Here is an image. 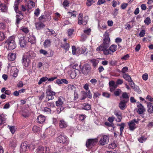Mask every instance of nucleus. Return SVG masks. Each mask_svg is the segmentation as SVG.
I'll list each match as a JSON object with an SVG mask.
<instances>
[{
	"instance_id": "nucleus-1",
	"label": "nucleus",
	"mask_w": 153,
	"mask_h": 153,
	"mask_svg": "<svg viewBox=\"0 0 153 153\" xmlns=\"http://www.w3.org/2000/svg\"><path fill=\"white\" fill-rule=\"evenodd\" d=\"M14 39V37H10L7 40L6 48L8 50H12L16 48V45Z\"/></svg>"
},
{
	"instance_id": "nucleus-2",
	"label": "nucleus",
	"mask_w": 153,
	"mask_h": 153,
	"mask_svg": "<svg viewBox=\"0 0 153 153\" xmlns=\"http://www.w3.org/2000/svg\"><path fill=\"white\" fill-rule=\"evenodd\" d=\"M98 141V138H91L88 139L86 141V147L89 149H92L96 145Z\"/></svg>"
},
{
	"instance_id": "nucleus-3",
	"label": "nucleus",
	"mask_w": 153,
	"mask_h": 153,
	"mask_svg": "<svg viewBox=\"0 0 153 153\" xmlns=\"http://www.w3.org/2000/svg\"><path fill=\"white\" fill-rule=\"evenodd\" d=\"M97 138H100L99 143L102 146L107 144L109 140V137L107 135H100Z\"/></svg>"
},
{
	"instance_id": "nucleus-4",
	"label": "nucleus",
	"mask_w": 153,
	"mask_h": 153,
	"mask_svg": "<svg viewBox=\"0 0 153 153\" xmlns=\"http://www.w3.org/2000/svg\"><path fill=\"white\" fill-rule=\"evenodd\" d=\"M56 140L58 142L63 144L66 145L69 142L68 138L66 136L60 134L56 138Z\"/></svg>"
},
{
	"instance_id": "nucleus-5",
	"label": "nucleus",
	"mask_w": 153,
	"mask_h": 153,
	"mask_svg": "<svg viewBox=\"0 0 153 153\" xmlns=\"http://www.w3.org/2000/svg\"><path fill=\"white\" fill-rule=\"evenodd\" d=\"M64 99L62 97H60L58 100L56 102V105L57 106L60 107V108L57 109V111L58 114L59 113L64 109V108L62 106L63 104Z\"/></svg>"
},
{
	"instance_id": "nucleus-6",
	"label": "nucleus",
	"mask_w": 153,
	"mask_h": 153,
	"mask_svg": "<svg viewBox=\"0 0 153 153\" xmlns=\"http://www.w3.org/2000/svg\"><path fill=\"white\" fill-rule=\"evenodd\" d=\"M104 38L103 39V43L102 44L105 47L107 48L110 45V39L108 33L106 32L104 34Z\"/></svg>"
},
{
	"instance_id": "nucleus-7",
	"label": "nucleus",
	"mask_w": 153,
	"mask_h": 153,
	"mask_svg": "<svg viewBox=\"0 0 153 153\" xmlns=\"http://www.w3.org/2000/svg\"><path fill=\"white\" fill-rule=\"evenodd\" d=\"M83 15L82 14H79V16L78 24L79 25L82 24L83 25H85L87 22L88 17V16H85L84 18H82Z\"/></svg>"
},
{
	"instance_id": "nucleus-8",
	"label": "nucleus",
	"mask_w": 153,
	"mask_h": 153,
	"mask_svg": "<svg viewBox=\"0 0 153 153\" xmlns=\"http://www.w3.org/2000/svg\"><path fill=\"white\" fill-rule=\"evenodd\" d=\"M91 70L90 66L88 64L84 65L82 69V73L85 75L88 74Z\"/></svg>"
},
{
	"instance_id": "nucleus-9",
	"label": "nucleus",
	"mask_w": 153,
	"mask_h": 153,
	"mask_svg": "<svg viewBox=\"0 0 153 153\" xmlns=\"http://www.w3.org/2000/svg\"><path fill=\"white\" fill-rule=\"evenodd\" d=\"M51 16L48 14L44 13L39 18V20L42 22L49 21L51 20Z\"/></svg>"
},
{
	"instance_id": "nucleus-10",
	"label": "nucleus",
	"mask_w": 153,
	"mask_h": 153,
	"mask_svg": "<svg viewBox=\"0 0 153 153\" xmlns=\"http://www.w3.org/2000/svg\"><path fill=\"white\" fill-rule=\"evenodd\" d=\"M28 148L29 147L27 146V142H25L22 143L21 146L20 153H26Z\"/></svg>"
},
{
	"instance_id": "nucleus-11",
	"label": "nucleus",
	"mask_w": 153,
	"mask_h": 153,
	"mask_svg": "<svg viewBox=\"0 0 153 153\" xmlns=\"http://www.w3.org/2000/svg\"><path fill=\"white\" fill-rule=\"evenodd\" d=\"M31 60L25 56H23L22 59V62L23 65L25 67H27L30 65L31 62Z\"/></svg>"
},
{
	"instance_id": "nucleus-12",
	"label": "nucleus",
	"mask_w": 153,
	"mask_h": 153,
	"mask_svg": "<svg viewBox=\"0 0 153 153\" xmlns=\"http://www.w3.org/2000/svg\"><path fill=\"white\" fill-rule=\"evenodd\" d=\"M135 123H138V121L134 119L128 123L129 128L130 130L133 131L136 128Z\"/></svg>"
},
{
	"instance_id": "nucleus-13",
	"label": "nucleus",
	"mask_w": 153,
	"mask_h": 153,
	"mask_svg": "<svg viewBox=\"0 0 153 153\" xmlns=\"http://www.w3.org/2000/svg\"><path fill=\"white\" fill-rule=\"evenodd\" d=\"M8 6L7 4H4L0 1V10L1 12L7 13L8 11Z\"/></svg>"
},
{
	"instance_id": "nucleus-14",
	"label": "nucleus",
	"mask_w": 153,
	"mask_h": 153,
	"mask_svg": "<svg viewBox=\"0 0 153 153\" xmlns=\"http://www.w3.org/2000/svg\"><path fill=\"white\" fill-rule=\"evenodd\" d=\"M114 114L117 118L116 121L117 122H120L122 118V113L120 111L118 110H115L114 112Z\"/></svg>"
},
{
	"instance_id": "nucleus-15",
	"label": "nucleus",
	"mask_w": 153,
	"mask_h": 153,
	"mask_svg": "<svg viewBox=\"0 0 153 153\" xmlns=\"http://www.w3.org/2000/svg\"><path fill=\"white\" fill-rule=\"evenodd\" d=\"M87 53V48L84 46H82L81 48L78 47L77 48V54H81L82 53L86 54Z\"/></svg>"
},
{
	"instance_id": "nucleus-16",
	"label": "nucleus",
	"mask_w": 153,
	"mask_h": 153,
	"mask_svg": "<svg viewBox=\"0 0 153 153\" xmlns=\"http://www.w3.org/2000/svg\"><path fill=\"white\" fill-rule=\"evenodd\" d=\"M43 150V151L44 153H55L57 152L54 150V147H52L50 149L48 147H42Z\"/></svg>"
},
{
	"instance_id": "nucleus-17",
	"label": "nucleus",
	"mask_w": 153,
	"mask_h": 153,
	"mask_svg": "<svg viewBox=\"0 0 153 153\" xmlns=\"http://www.w3.org/2000/svg\"><path fill=\"white\" fill-rule=\"evenodd\" d=\"M137 107L138 108L137 112L139 114H142L146 111L142 104L139 102H137Z\"/></svg>"
},
{
	"instance_id": "nucleus-18",
	"label": "nucleus",
	"mask_w": 153,
	"mask_h": 153,
	"mask_svg": "<svg viewBox=\"0 0 153 153\" xmlns=\"http://www.w3.org/2000/svg\"><path fill=\"white\" fill-rule=\"evenodd\" d=\"M109 85L110 91L111 92L114 91L115 89L118 87L117 85L113 81H111L109 82Z\"/></svg>"
},
{
	"instance_id": "nucleus-19",
	"label": "nucleus",
	"mask_w": 153,
	"mask_h": 153,
	"mask_svg": "<svg viewBox=\"0 0 153 153\" xmlns=\"http://www.w3.org/2000/svg\"><path fill=\"white\" fill-rule=\"evenodd\" d=\"M127 101L125 100H120L119 104V107L122 110H124L126 107V103Z\"/></svg>"
},
{
	"instance_id": "nucleus-20",
	"label": "nucleus",
	"mask_w": 153,
	"mask_h": 153,
	"mask_svg": "<svg viewBox=\"0 0 153 153\" xmlns=\"http://www.w3.org/2000/svg\"><path fill=\"white\" fill-rule=\"evenodd\" d=\"M27 42L24 36L21 37L19 39V44L21 47H25L27 46Z\"/></svg>"
},
{
	"instance_id": "nucleus-21",
	"label": "nucleus",
	"mask_w": 153,
	"mask_h": 153,
	"mask_svg": "<svg viewBox=\"0 0 153 153\" xmlns=\"http://www.w3.org/2000/svg\"><path fill=\"white\" fill-rule=\"evenodd\" d=\"M46 93L47 96L48 97H52L55 95L56 94L55 93L52 91L50 85H49L48 89L46 90Z\"/></svg>"
},
{
	"instance_id": "nucleus-22",
	"label": "nucleus",
	"mask_w": 153,
	"mask_h": 153,
	"mask_svg": "<svg viewBox=\"0 0 153 153\" xmlns=\"http://www.w3.org/2000/svg\"><path fill=\"white\" fill-rule=\"evenodd\" d=\"M19 71L15 66H13L11 70V73L13 77H16L18 75Z\"/></svg>"
},
{
	"instance_id": "nucleus-23",
	"label": "nucleus",
	"mask_w": 153,
	"mask_h": 153,
	"mask_svg": "<svg viewBox=\"0 0 153 153\" xmlns=\"http://www.w3.org/2000/svg\"><path fill=\"white\" fill-rule=\"evenodd\" d=\"M107 27V25L105 23L102 22H99L98 29L99 30L101 31V30H106Z\"/></svg>"
},
{
	"instance_id": "nucleus-24",
	"label": "nucleus",
	"mask_w": 153,
	"mask_h": 153,
	"mask_svg": "<svg viewBox=\"0 0 153 153\" xmlns=\"http://www.w3.org/2000/svg\"><path fill=\"white\" fill-rule=\"evenodd\" d=\"M68 73L71 79H74L76 76V72L74 69L69 70L68 71Z\"/></svg>"
},
{
	"instance_id": "nucleus-25",
	"label": "nucleus",
	"mask_w": 153,
	"mask_h": 153,
	"mask_svg": "<svg viewBox=\"0 0 153 153\" xmlns=\"http://www.w3.org/2000/svg\"><path fill=\"white\" fill-rule=\"evenodd\" d=\"M26 56L31 60L36 57V54L33 51H30L27 53Z\"/></svg>"
},
{
	"instance_id": "nucleus-26",
	"label": "nucleus",
	"mask_w": 153,
	"mask_h": 153,
	"mask_svg": "<svg viewBox=\"0 0 153 153\" xmlns=\"http://www.w3.org/2000/svg\"><path fill=\"white\" fill-rule=\"evenodd\" d=\"M35 25L36 28L38 30L41 29L45 26L44 24L41 22H36Z\"/></svg>"
},
{
	"instance_id": "nucleus-27",
	"label": "nucleus",
	"mask_w": 153,
	"mask_h": 153,
	"mask_svg": "<svg viewBox=\"0 0 153 153\" xmlns=\"http://www.w3.org/2000/svg\"><path fill=\"white\" fill-rule=\"evenodd\" d=\"M117 126H120V128H119L120 130V136H121L123 135V131L124 127L126 125L125 123H123L121 124H117Z\"/></svg>"
},
{
	"instance_id": "nucleus-28",
	"label": "nucleus",
	"mask_w": 153,
	"mask_h": 153,
	"mask_svg": "<svg viewBox=\"0 0 153 153\" xmlns=\"http://www.w3.org/2000/svg\"><path fill=\"white\" fill-rule=\"evenodd\" d=\"M91 31L90 28L87 29L83 30V33L82 35V38H86V36L85 35H90Z\"/></svg>"
},
{
	"instance_id": "nucleus-29",
	"label": "nucleus",
	"mask_w": 153,
	"mask_h": 153,
	"mask_svg": "<svg viewBox=\"0 0 153 153\" xmlns=\"http://www.w3.org/2000/svg\"><path fill=\"white\" fill-rule=\"evenodd\" d=\"M61 47L64 48L65 51H68L70 48L69 44L67 42L62 43L61 45Z\"/></svg>"
},
{
	"instance_id": "nucleus-30",
	"label": "nucleus",
	"mask_w": 153,
	"mask_h": 153,
	"mask_svg": "<svg viewBox=\"0 0 153 153\" xmlns=\"http://www.w3.org/2000/svg\"><path fill=\"white\" fill-rule=\"evenodd\" d=\"M9 145L11 147L14 148L17 145L16 140L15 138H13L10 141Z\"/></svg>"
},
{
	"instance_id": "nucleus-31",
	"label": "nucleus",
	"mask_w": 153,
	"mask_h": 153,
	"mask_svg": "<svg viewBox=\"0 0 153 153\" xmlns=\"http://www.w3.org/2000/svg\"><path fill=\"white\" fill-rule=\"evenodd\" d=\"M147 104V111L149 113H152V108H153V106L152 103L147 102H146Z\"/></svg>"
},
{
	"instance_id": "nucleus-32",
	"label": "nucleus",
	"mask_w": 153,
	"mask_h": 153,
	"mask_svg": "<svg viewBox=\"0 0 153 153\" xmlns=\"http://www.w3.org/2000/svg\"><path fill=\"white\" fill-rule=\"evenodd\" d=\"M51 45V41L50 39H47L45 40L43 44V46L45 48L50 47Z\"/></svg>"
},
{
	"instance_id": "nucleus-33",
	"label": "nucleus",
	"mask_w": 153,
	"mask_h": 153,
	"mask_svg": "<svg viewBox=\"0 0 153 153\" xmlns=\"http://www.w3.org/2000/svg\"><path fill=\"white\" fill-rule=\"evenodd\" d=\"M6 120V118L5 115L2 114L0 115V126L5 123Z\"/></svg>"
},
{
	"instance_id": "nucleus-34",
	"label": "nucleus",
	"mask_w": 153,
	"mask_h": 153,
	"mask_svg": "<svg viewBox=\"0 0 153 153\" xmlns=\"http://www.w3.org/2000/svg\"><path fill=\"white\" fill-rule=\"evenodd\" d=\"M45 117L42 115H40L38 117L37 121L38 123H41L45 122Z\"/></svg>"
},
{
	"instance_id": "nucleus-35",
	"label": "nucleus",
	"mask_w": 153,
	"mask_h": 153,
	"mask_svg": "<svg viewBox=\"0 0 153 153\" xmlns=\"http://www.w3.org/2000/svg\"><path fill=\"white\" fill-rule=\"evenodd\" d=\"M59 126L61 128H63L67 126V123L63 120H61L59 121Z\"/></svg>"
},
{
	"instance_id": "nucleus-36",
	"label": "nucleus",
	"mask_w": 153,
	"mask_h": 153,
	"mask_svg": "<svg viewBox=\"0 0 153 153\" xmlns=\"http://www.w3.org/2000/svg\"><path fill=\"white\" fill-rule=\"evenodd\" d=\"M8 58L9 60L13 61L16 58V54L12 53H9L8 55Z\"/></svg>"
},
{
	"instance_id": "nucleus-37",
	"label": "nucleus",
	"mask_w": 153,
	"mask_h": 153,
	"mask_svg": "<svg viewBox=\"0 0 153 153\" xmlns=\"http://www.w3.org/2000/svg\"><path fill=\"white\" fill-rule=\"evenodd\" d=\"M27 6L29 9H31L35 7V4L32 0H30L27 3Z\"/></svg>"
},
{
	"instance_id": "nucleus-38",
	"label": "nucleus",
	"mask_w": 153,
	"mask_h": 153,
	"mask_svg": "<svg viewBox=\"0 0 153 153\" xmlns=\"http://www.w3.org/2000/svg\"><path fill=\"white\" fill-rule=\"evenodd\" d=\"M21 114L24 117H28L30 115L29 111L27 109H25L22 110Z\"/></svg>"
},
{
	"instance_id": "nucleus-39",
	"label": "nucleus",
	"mask_w": 153,
	"mask_h": 153,
	"mask_svg": "<svg viewBox=\"0 0 153 153\" xmlns=\"http://www.w3.org/2000/svg\"><path fill=\"white\" fill-rule=\"evenodd\" d=\"M33 131L35 133L39 134L41 131V128L36 126H34L33 128Z\"/></svg>"
},
{
	"instance_id": "nucleus-40",
	"label": "nucleus",
	"mask_w": 153,
	"mask_h": 153,
	"mask_svg": "<svg viewBox=\"0 0 153 153\" xmlns=\"http://www.w3.org/2000/svg\"><path fill=\"white\" fill-rule=\"evenodd\" d=\"M107 48L102 44L96 48V51L98 52L102 51L104 52V50Z\"/></svg>"
},
{
	"instance_id": "nucleus-41",
	"label": "nucleus",
	"mask_w": 153,
	"mask_h": 153,
	"mask_svg": "<svg viewBox=\"0 0 153 153\" xmlns=\"http://www.w3.org/2000/svg\"><path fill=\"white\" fill-rule=\"evenodd\" d=\"M28 42H30L31 44L34 43L36 41V38L34 36L32 35L31 36H30L28 37Z\"/></svg>"
},
{
	"instance_id": "nucleus-42",
	"label": "nucleus",
	"mask_w": 153,
	"mask_h": 153,
	"mask_svg": "<svg viewBox=\"0 0 153 153\" xmlns=\"http://www.w3.org/2000/svg\"><path fill=\"white\" fill-rule=\"evenodd\" d=\"M117 46L116 45H113L111 46L109 49L112 53L116 51L117 50Z\"/></svg>"
},
{
	"instance_id": "nucleus-43",
	"label": "nucleus",
	"mask_w": 153,
	"mask_h": 153,
	"mask_svg": "<svg viewBox=\"0 0 153 153\" xmlns=\"http://www.w3.org/2000/svg\"><path fill=\"white\" fill-rule=\"evenodd\" d=\"M68 88L69 90L73 91L74 92L76 90V87L74 85H68Z\"/></svg>"
},
{
	"instance_id": "nucleus-44",
	"label": "nucleus",
	"mask_w": 153,
	"mask_h": 153,
	"mask_svg": "<svg viewBox=\"0 0 153 153\" xmlns=\"http://www.w3.org/2000/svg\"><path fill=\"white\" fill-rule=\"evenodd\" d=\"M123 78L126 81L129 82L131 79L130 76L126 74H125L123 75Z\"/></svg>"
},
{
	"instance_id": "nucleus-45",
	"label": "nucleus",
	"mask_w": 153,
	"mask_h": 153,
	"mask_svg": "<svg viewBox=\"0 0 153 153\" xmlns=\"http://www.w3.org/2000/svg\"><path fill=\"white\" fill-rule=\"evenodd\" d=\"M83 108L86 110H89L91 108V106L90 104L84 103L82 105Z\"/></svg>"
},
{
	"instance_id": "nucleus-46",
	"label": "nucleus",
	"mask_w": 153,
	"mask_h": 153,
	"mask_svg": "<svg viewBox=\"0 0 153 153\" xmlns=\"http://www.w3.org/2000/svg\"><path fill=\"white\" fill-rule=\"evenodd\" d=\"M147 138L144 136H141L138 138V140L139 142L143 143L146 140Z\"/></svg>"
},
{
	"instance_id": "nucleus-47",
	"label": "nucleus",
	"mask_w": 153,
	"mask_h": 153,
	"mask_svg": "<svg viewBox=\"0 0 153 153\" xmlns=\"http://www.w3.org/2000/svg\"><path fill=\"white\" fill-rule=\"evenodd\" d=\"M68 14L70 15L71 17L73 16L74 17H75L77 14V13L76 11H70L69 12H68Z\"/></svg>"
},
{
	"instance_id": "nucleus-48",
	"label": "nucleus",
	"mask_w": 153,
	"mask_h": 153,
	"mask_svg": "<svg viewBox=\"0 0 153 153\" xmlns=\"http://www.w3.org/2000/svg\"><path fill=\"white\" fill-rule=\"evenodd\" d=\"M16 23L19 24L20 21L23 18V15L22 14H20L19 15L16 16Z\"/></svg>"
},
{
	"instance_id": "nucleus-49",
	"label": "nucleus",
	"mask_w": 153,
	"mask_h": 153,
	"mask_svg": "<svg viewBox=\"0 0 153 153\" xmlns=\"http://www.w3.org/2000/svg\"><path fill=\"white\" fill-rule=\"evenodd\" d=\"M48 79V78L47 77H44L41 78L38 82V84L40 85L43 82H45Z\"/></svg>"
},
{
	"instance_id": "nucleus-50",
	"label": "nucleus",
	"mask_w": 153,
	"mask_h": 153,
	"mask_svg": "<svg viewBox=\"0 0 153 153\" xmlns=\"http://www.w3.org/2000/svg\"><path fill=\"white\" fill-rule=\"evenodd\" d=\"M122 92L121 90L120 89H117L114 91V94L116 96H118L120 95Z\"/></svg>"
},
{
	"instance_id": "nucleus-51",
	"label": "nucleus",
	"mask_w": 153,
	"mask_h": 153,
	"mask_svg": "<svg viewBox=\"0 0 153 153\" xmlns=\"http://www.w3.org/2000/svg\"><path fill=\"white\" fill-rule=\"evenodd\" d=\"M117 146L116 144L114 143H112L108 145V148L110 149H114Z\"/></svg>"
},
{
	"instance_id": "nucleus-52",
	"label": "nucleus",
	"mask_w": 153,
	"mask_h": 153,
	"mask_svg": "<svg viewBox=\"0 0 153 153\" xmlns=\"http://www.w3.org/2000/svg\"><path fill=\"white\" fill-rule=\"evenodd\" d=\"M103 53L106 55L108 54H112L109 49H105Z\"/></svg>"
},
{
	"instance_id": "nucleus-53",
	"label": "nucleus",
	"mask_w": 153,
	"mask_h": 153,
	"mask_svg": "<svg viewBox=\"0 0 153 153\" xmlns=\"http://www.w3.org/2000/svg\"><path fill=\"white\" fill-rule=\"evenodd\" d=\"M151 22L150 19L149 17H147L144 20V22L147 25H149Z\"/></svg>"
},
{
	"instance_id": "nucleus-54",
	"label": "nucleus",
	"mask_w": 153,
	"mask_h": 153,
	"mask_svg": "<svg viewBox=\"0 0 153 153\" xmlns=\"http://www.w3.org/2000/svg\"><path fill=\"white\" fill-rule=\"evenodd\" d=\"M91 62L92 63V65L94 67H96L97 65L99 63V61L95 59H92L91 61Z\"/></svg>"
},
{
	"instance_id": "nucleus-55",
	"label": "nucleus",
	"mask_w": 153,
	"mask_h": 153,
	"mask_svg": "<svg viewBox=\"0 0 153 153\" xmlns=\"http://www.w3.org/2000/svg\"><path fill=\"white\" fill-rule=\"evenodd\" d=\"M43 150L42 146H40L36 149V153H44Z\"/></svg>"
},
{
	"instance_id": "nucleus-56",
	"label": "nucleus",
	"mask_w": 153,
	"mask_h": 153,
	"mask_svg": "<svg viewBox=\"0 0 153 153\" xmlns=\"http://www.w3.org/2000/svg\"><path fill=\"white\" fill-rule=\"evenodd\" d=\"M122 97L125 99L126 100H128L129 99V97L128 95V94L126 92H124L123 93L122 95Z\"/></svg>"
},
{
	"instance_id": "nucleus-57",
	"label": "nucleus",
	"mask_w": 153,
	"mask_h": 153,
	"mask_svg": "<svg viewBox=\"0 0 153 153\" xmlns=\"http://www.w3.org/2000/svg\"><path fill=\"white\" fill-rule=\"evenodd\" d=\"M94 2V1L93 0H88L87 1L86 4L88 6H90Z\"/></svg>"
},
{
	"instance_id": "nucleus-58",
	"label": "nucleus",
	"mask_w": 153,
	"mask_h": 153,
	"mask_svg": "<svg viewBox=\"0 0 153 153\" xmlns=\"http://www.w3.org/2000/svg\"><path fill=\"white\" fill-rule=\"evenodd\" d=\"M133 88L135 91L137 92L138 93L140 94L141 93V91L140 89L138 86H135L134 87H133Z\"/></svg>"
},
{
	"instance_id": "nucleus-59",
	"label": "nucleus",
	"mask_w": 153,
	"mask_h": 153,
	"mask_svg": "<svg viewBox=\"0 0 153 153\" xmlns=\"http://www.w3.org/2000/svg\"><path fill=\"white\" fill-rule=\"evenodd\" d=\"M21 30L25 33H27L29 32V30L27 28L25 27H22Z\"/></svg>"
},
{
	"instance_id": "nucleus-60",
	"label": "nucleus",
	"mask_w": 153,
	"mask_h": 153,
	"mask_svg": "<svg viewBox=\"0 0 153 153\" xmlns=\"http://www.w3.org/2000/svg\"><path fill=\"white\" fill-rule=\"evenodd\" d=\"M79 120L82 121L84 120L86 117V116L85 114H80L79 115Z\"/></svg>"
},
{
	"instance_id": "nucleus-61",
	"label": "nucleus",
	"mask_w": 153,
	"mask_h": 153,
	"mask_svg": "<svg viewBox=\"0 0 153 153\" xmlns=\"http://www.w3.org/2000/svg\"><path fill=\"white\" fill-rule=\"evenodd\" d=\"M72 54L73 55H75L76 53L77 54V48H76L75 46H73L72 47Z\"/></svg>"
},
{
	"instance_id": "nucleus-62",
	"label": "nucleus",
	"mask_w": 153,
	"mask_h": 153,
	"mask_svg": "<svg viewBox=\"0 0 153 153\" xmlns=\"http://www.w3.org/2000/svg\"><path fill=\"white\" fill-rule=\"evenodd\" d=\"M39 52L40 54H42L44 55H46L48 54L47 51L42 49L40 50Z\"/></svg>"
},
{
	"instance_id": "nucleus-63",
	"label": "nucleus",
	"mask_w": 153,
	"mask_h": 153,
	"mask_svg": "<svg viewBox=\"0 0 153 153\" xmlns=\"http://www.w3.org/2000/svg\"><path fill=\"white\" fill-rule=\"evenodd\" d=\"M5 38L4 33L2 32H0V40H2Z\"/></svg>"
},
{
	"instance_id": "nucleus-64",
	"label": "nucleus",
	"mask_w": 153,
	"mask_h": 153,
	"mask_svg": "<svg viewBox=\"0 0 153 153\" xmlns=\"http://www.w3.org/2000/svg\"><path fill=\"white\" fill-rule=\"evenodd\" d=\"M69 4V2L67 0H65L63 2L62 4L64 7H68Z\"/></svg>"
}]
</instances>
